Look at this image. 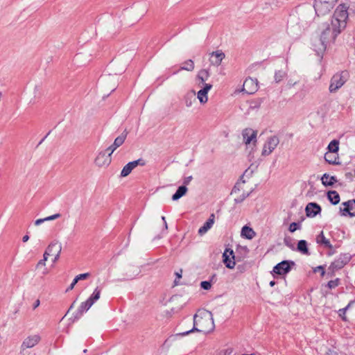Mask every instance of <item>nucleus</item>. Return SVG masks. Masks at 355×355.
I'll return each mask as SVG.
<instances>
[{
    "instance_id": "1",
    "label": "nucleus",
    "mask_w": 355,
    "mask_h": 355,
    "mask_svg": "<svg viewBox=\"0 0 355 355\" xmlns=\"http://www.w3.org/2000/svg\"><path fill=\"white\" fill-rule=\"evenodd\" d=\"M215 325L212 313L210 311H204L200 315L195 314L193 316V327L191 329L180 333L178 335L184 336L191 332H202L208 334L214 329Z\"/></svg>"
},
{
    "instance_id": "2",
    "label": "nucleus",
    "mask_w": 355,
    "mask_h": 355,
    "mask_svg": "<svg viewBox=\"0 0 355 355\" xmlns=\"http://www.w3.org/2000/svg\"><path fill=\"white\" fill-rule=\"evenodd\" d=\"M348 7L344 4H340L334 11L331 25L333 27L334 37H336L345 28L346 21L348 19Z\"/></svg>"
},
{
    "instance_id": "3",
    "label": "nucleus",
    "mask_w": 355,
    "mask_h": 355,
    "mask_svg": "<svg viewBox=\"0 0 355 355\" xmlns=\"http://www.w3.org/2000/svg\"><path fill=\"white\" fill-rule=\"evenodd\" d=\"M350 77L347 70H343L336 73L330 80L329 91L330 93H336L340 89Z\"/></svg>"
},
{
    "instance_id": "4",
    "label": "nucleus",
    "mask_w": 355,
    "mask_h": 355,
    "mask_svg": "<svg viewBox=\"0 0 355 355\" xmlns=\"http://www.w3.org/2000/svg\"><path fill=\"white\" fill-rule=\"evenodd\" d=\"M352 255L349 253H341L329 266L328 275L333 277L336 270L342 269L351 260Z\"/></svg>"
},
{
    "instance_id": "5",
    "label": "nucleus",
    "mask_w": 355,
    "mask_h": 355,
    "mask_svg": "<svg viewBox=\"0 0 355 355\" xmlns=\"http://www.w3.org/2000/svg\"><path fill=\"white\" fill-rule=\"evenodd\" d=\"M313 7L316 15L318 16H322L328 14L334 6H332V1L315 0Z\"/></svg>"
},
{
    "instance_id": "6",
    "label": "nucleus",
    "mask_w": 355,
    "mask_h": 355,
    "mask_svg": "<svg viewBox=\"0 0 355 355\" xmlns=\"http://www.w3.org/2000/svg\"><path fill=\"white\" fill-rule=\"evenodd\" d=\"M295 264V262L291 260L282 261L274 266L272 272L279 275H286L291 270Z\"/></svg>"
},
{
    "instance_id": "7",
    "label": "nucleus",
    "mask_w": 355,
    "mask_h": 355,
    "mask_svg": "<svg viewBox=\"0 0 355 355\" xmlns=\"http://www.w3.org/2000/svg\"><path fill=\"white\" fill-rule=\"evenodd\" d=\"M279 143V139L277 136H271L268 138L267 141L263 145L261 152L262 156L269 155L277 146Z\"/></svg>"
},
{
    "instance_id": "8",
    "label": "nucleus",
    "mask_w": 355,
    "mask_h": 355,
    "mask_svg": "<svg viewBox=\"0 0 355 355\" xmlns=\"http://www.w3.org/2000/svg\"><path fill=\"white\" fill-rule=\"evenodd\" d=\"M223 261L229 269H233L236 265V257L233 250L226 248L223 254Z\"/></svg>"
},
{
    "instance_id": "9",
    "label": "nucleus",
    "mask_w": 355,
    "mask_h": 355,
    "mask_svg": "<svg viewBox=\"0 0 355 355\" xmlns=\"http://www.w3.org/2000/svg\"><path fill=\"white\" fill-rule=\"evenodd\" d=\"M93 304L87 300L83 302L79 306L78 310L73 314V316L70 318L72 322L78 320L83 315L84 313L87 312Z\"/></svg>"
},
{
    "instance_id": "10",
    "label": "nucleus",
    "mask_w": 355,
    "mask_h": 355,
    "mask_svg": "<svg viewBox=\"0 0 355 355\" xmlns=\"http://www.w3.org/2000/svg\"><path fill=\"white\" fill-rule=\"evenodd\" d=\"M345 207L340 208V211L343 216H349L350 217L355 216V200H349L342 203Z\"/></svg>"
},
{
    "instance_id": "11",
    "label": "nucleus",
    "mask_w": 355,
    "mask_h": 355,
    "mask_svg": "<svg viewBox=\"0 0 355 355\" xmlns=\"http://www.w3.org/2000/svg\"><path fill=\"white\" fill-rule=\"evenodd\" d=\"M257 132L251 128H245L242 131V137L245 144H250L251 142L254 145L257 143Z\"/></svg>"
},
{
    "instance_id": "12",
    "label": "nucleus",
    "mask_w": 355,
    "mask_h": 355,
    "mask_svg": "<svg viewBox=\"0 0 355 355\" xmlns=\"http://www.w3.org/2000/svg\"><path fill=\"white\" fill-rule=\"evenodd\" d=\"M41 337L38 334L31 335L26 338L21 345V349L25 350L28 348H32L39 343Z\"/></svg>"
},
{
    "instance_id": "13",
    "label": "nucleus",
    "mask_w": 355,
    "mask_h": 355,
    "mask_svg": "<svg viewBox=\"0 0 355 355\" xmlns=\"http://www.w3.org/2000/svg\"><path fill=\"white\" fill-rule=\"evenodd\" d=\"M322 211L320 205L316 202H309L305 207L306 215L309 218H314Z\"/></svg>"
},
{
    "instance_id": "14",
    "label": "nucleus",
    "mask_w": 355,
    "mask_h": 355,
    "mask_svg": "<svg viewBox=\"0 0 355 355\" xmlns=\"http://www.w3.org/2000/svg\"><path fill=\"white\" fill-rule=\"evenodd\" d=\"M243 90L247 94H254L258 89V83L257 80L251 78H246L243 83Z\"/></svg>"
},
{
    "instance_id": "15",
    "label": "nucleus",
    "mask_w": 355,
    "mask_h": 355,
    "mask_svg": "<svg viewBox=\"0 0 355 355\" xmlns=\"http://www.w3.org/2000/svg\"><path fill=\"white\" fill-rule=\"evenodd\" d=\"M94 162L98 166H108L111 162V155H109L105 150L101 151L96 156Z\"/></svg>"
},
{
    "instance_id": "16",
    "label": "nucleus",
    "mask_w": 355,
    "mask_h": 355,
    "mask_svg": "<svg viewBox=\"0 0 355 355\" xmlns=\"http://www.w3.org/2000/svg\"><path fill=\"white\" fill-rule=\"evenodd\" d=\"M225 56V53L220 50L214 51L211 53L210 62L213 65L219 66Z\"/></svg>"
},
{
    "instance_id": "17",
    "label": "nucleus",
    "mask_w": 355,
    "mask_h": 355,
    "mask_svg": "<svg viewBox=\"0 0 355 355\" xmlns=\"http://www.w3.org/2000/svg\"><path fill=\"white\" fill-rule=\"evenodd\" d=\"M212 85L211 84H204L202 89L198 92V98L201 103H205L207 101V93L211 89Z\"/></svg>"
},
{
    "instance_id": "18",
    "label": "nucleus",
    "mask_w": 355,
    "mask_h": 355,
    "mask_svg": "<svg viewBox=\"0 0 355 355\" xmlns=\"http://www.w3.org/2000/svg\"><path fill=\"white\" fill-rule=\"evenodd\" d=\"M315 241L318 244L322 245L326 248L329 250L333 248V245H331L329 240L326 239L324 236L323 231H321L320 233L316 236Z\"/></svg>"
},
{
    "instance_id": "19",
    "label": "nucleus",
    "mask_w": 355,
    "mask_h": 355,
    "mask_svg": "<svg viewBox=\"0 0 355 355\" xmlns=\"http://www.w3.org/2000/svg\"><path fill=\"white\" fill-rule=\"evenodd\" d=\"M214 217L215 216L214 214H211L209 218L203 224V225L199 228L198 234L200 235H203L212 227L214 223Z\"/></svg>"
},
{
    "instance_id": "20",
    "label": "nucleus",
    "mask_w": 355,
    "mask_h": 355,
    "mask_svg": "<svg viewBox=\"0 0 355 355\" xmlns=\"http://www.w3.org/2000/svg\"><path fill=\"white\" fill-rule=\"evenodd\" d=\"M322 184L325 187H331L338 182L336 176H330L328 173H324L321 177Z\"/></svg>"
},
{
    "instance_id": "21",
    "label": "nucleus",
    "mask_w": 355,
    "mask_h": 355,
    "mask_svg": "<svg viewBox=\"0 0 355 355\" xmlns=\"http://www.w3.org/2000/svg\"><path fill=\"white\" fill-rule=\"evenodd\" d=\"M331 33L333 35L332 37H333V39L334 40V39H335V37H334V33H333V31H331V29L329 27H327V28L325 30H324V31H322V33H321L320 40V42H321V43H322V46H323L324 49H325V48H326L327 44H326L325 43H326V42H327V41H328V40H329V35Z\"/></svg>"
},
{
    "instance_id": "22",
    "label": "nucleus",
    "mask_w": 355,
    "mask_h": 355,
    "mask_svg": "<svg viewBox=\"0 0 355 355\" xmlns=\"http://www.w3.org/2000/svg\"><path fill=\"white\" fill-rule=\"evenodd\" d=\"M327 196L329 202L334 205L338 204L340 202V195L336 191H329Z\"/></svg>"
},
{
    "instance_id": "23",
    "label": "nucleus",
    "mask_w": 355,
    "mask_h": 355,
    "mask_svg": "<svg viewBox=\"0 0 355 355\" xmlns=\"http://www.w3.org/2000/svg\"><path fill=\"white\" fill-rule=\"evenodd\" d=\"M61 249L62 248L60 244L52 242L48 245L46 250L49 253L51 256H53L55 255L56 252L60 253Z\"/></svg>"
},
{
    "instance_id": "24",
    "label": "nucleus",
    "mask_w": 355,
    "mask_h": 355,
    "mask_svg": "<svg viewBox=\"0 0 355 355\" xmlns=\"http://www.w3.org/2000/svg\"><path fill=\"white\" fill-rule=\"evenodd\" d=\"M187 187L185 185L180 186L175 193L172 196V200L175 201L179 200L187 193Z\"/></svg>"
},
{
    "instance_id": "25",
    "label": "nucleus",
    "mask_w": 355,
    "mask_h": 355,
    "mask_svg": "<svg viewBox=\"0 0 355 355\" xmlns=\"http://www.w3.org/2000/svg\"><path fill=\"white\" fill-rule=\"evenodd\" d=\"M297 250L303 254L309 255L307 242L305 240H300L297 243Z\"/></svg>"
},
{
    "instance_id": "26",
    "label": "nucleus",
    "mask_w": 355,
    "mask_h": 355,
    "mask_svg": "<svg viewBox=\"0 0 355 355\" xmlns=\"http://www.w3.org/2000/svg\"><path fill=\"white\" fill-rule=\"evenodd\" d=\"M329 153H336L339 150V141L336 139L332 140L327 146Z\"/></svg>"
},
{
    "instance_id": "27",
    "label": "nucleus",
    "mask_w": 355,
    "mask_h": 355,
    "mask_svg": "<svg viewBox=\"0 0 355 355\" xmlns=\"http://www.w3.org/2000/svg\"><path fill=\"white\" fill-rule=\"evenodd\" d=\"M135 168V167L133 166V164L132 163V162H128L122 168L121 172V177L128 176Z\"/></svg>"
},
{
    "instance_id": "28",
    "label": "nucleus",
    "mask_w": 355,
    "mask_h": 355,
    "mask_svg": "<svg viewBox=\"0 0 355 355\" xmlns=\"http://www.w3.org/2000/svg\"><path fill=\"white\" fill-rule=\"evenodd\" d=\"M101 293V290L98 287H96L87 300L91 304H94L100 298Z\"/></svg>"
},
{
    "instance_id": "29",
    "label": "nucleus",
    "mask_w": 355,
    "mask_h": 355,
    "mask_svg": "<svg viewBox=\"0 0 355 355\" xmlns=\"http://www.w3.org/2000/svg\"><path fill=\"white\" fill-rule=\"evenodd\" d=\"M338 158L334 153H326L324 155L325 161L330 164H338V162L336 161Z\"/></svg>"
},
{
    "instance_id": "30",
    "label": "nucleus",
    "mask_w": 355,
    "mask_h": 355,
    "mask_svg": "<svg viewBox=\"0 0 355 355\" xmlns=\"http://www.w3.org/2000/svg\"><path fill=\"white\" fill-rule=\"evenodd\" d=\"M241 234L245 238H247L248 239H251L254 236L255 233L251 227H248V226H244L242 228Z\"/></svg>"
},
{
    "instance_id": "31",
    "label": "nucleus",
    "mask_w": 355,
    "mask_h": 355,
    "mask_svg": "<svg viewBox=\"0 0 355 355\" xmlns=\"http://www.w3.org/2000/svg\"><path fill=\"white\" fill-rule=\"evenodd\" d=\"M198 78L201 80V83L204 85L205 82L209 77V73L208 69H201L198 73Z\"/></svg>"
},
{
    "instance_id": "32",
    "label": "nucleus",
    "mask_w": 355,
    "mask_h": 355,
    "mask_svg": "<svg viewBox=\"0 0 355 355\" xmlns=\"http://www.w3.org/2000/svg\"><path fill=\"white\" fill-rule=\"evenodd\" d=\"M287 73L283 70L276 71L274 76V79L276 83H280L286 76Z\"/></svg>"
},
{
    "instance_id": "33",
    "label": "nucleus",
    "mask_w": 355,
    "mask_h": 355,
    "mask_svg": "<svg viewBox=\"0 0 355 355\" xmlns=\"http://www.w3.org/2000/svg\"><path fill=\"white\" fill-rule=\"evenodd\" d=\"M125 138L126 134L122 133L121 135L118 136L114 139V141L112 144L114 145V147L119 148V146H121L124 143Z\"/></svg>"
},
{
    "instance_id": "34",
    "label": "nucleus",
    "mask_w": 355,
    "mask_h": 355,
    "mask_svg": "<svg viewBox=\"0 0 355 355\" xmlns=\"http://www.w3.org/2000/svg\"><path fill=\"white\" fill-rule=\"evenodd\" d=\"M253 189L250 191L248 193H243L241 196H238L234 199L235 204H241L247 198H248L251 193L253 192Z\"/></svg>"
},
{
    "instance_id": "35",
    "label": "nucleus",
    "mask_w": 355,
    "mask_h": 355,
    "mask_svg": "<svg viewBox=\"0 0 355 355\" xmlns=\"http://www.w3.org/2000/svg\"><path fill=\"white\" fill-rule=\"evenodd\" d=\"M194 69V63L192 60H188L184 63V66L181 67L182 70L193 71Z\"/></svg>"
},
{
    "instance_id": "36",
    "label": "nucleus",
    "mask_w": 355,
    "mask_h": 355,
    "mask_svg": "<svg viewBox=\"0 0 355 355\" xmlns=\"http://www.w3.org/2000/svg\"><path fill=\"white\" fill-rule=\"evenodd\" d=\"M340 283V279L339 278H336L334 280H330L328 282L327 286L329 289L335 288L338 286Z\"/></svg>"
},
{
    "instance_id": "37",
    "label": "nucleus",
    "mask_w": 355,
    "mask_h": 355,
    "mask_svg": "<svg viewBox=\"0 0 355 355\" xmlns=\"http://www.w3.org/2000/svg\"><path fill=\"white\" fill-rule=\"evenodd\" d=\"M284 243L291 250H295V246L293 243V239L291 236H285L284 239Z\"/></svg>"
},
{
    "instance_id": "38",
    "label": "nucleus",
    "mask_w": 355,
    "mask_h": 355,
    "mask_svg": "<svg viewBox=\"0 0 355 355\" xmlns=\"http://www.w3.org/2000/svg\"><path fill=\"white\" fill-rule=\"evenodd\" d=\"M301 228V225L300 223L293 222L290 224L288 230L291 232H294L297 230H300Z\"/></svg>"
},
{
    "instance_id": "39",
    "label": "nucleus",
    "mask_w": 355,
    "mask_h": 355,
    "mask_svg": "<svg viewBox=\"0 0 355 355\" xmlns=\"http://www.w3.org/2000/svg\"><path fill=\"white\" fill-rule=\"evenodd\" d=\"M243 189L241 181H237L232 189L231 194L237 193Z\"/></svg>"
},
{
    "instance_id": "40",
    "label": "nucleus",
    "mask_w": 355,
    "mask_h": 355,
    "mask_svg": "<svg viewBox=\"0 0 355 355\" xmlns=\"http://www.w3.org/2000/svg\"><path fill=\"white\" fill-rule=\"evenodd\" d=\"M132 163L133 164V166L135 167H137V166H144L146 165V161L142 158H139L137 160L132 161Z\"/></svg>"
},
{
    "instance_id": "41",
    "label": "nucleus",
    "mask_w": 355,
    "mask_h": 355,
    "mask_svg": "<svg viewBox=\"0 0 355 355\" xmlns=\"http://www.w3.org/2000/svg\"><path fill=\"white\" fill-rule=\"evenodd\" d=\"M200 287L204 290H209L211 287V282L209 281H202L200 283Z\"/></svg>"
},
{
    "instance_id": "42",
    "label": "nucleus",
    "mask_w": 355,
    "mask_h": 355,
    "mask_svg": "<svg viewBox=\"0 0 355 355\" xmlns=\"http://www.w3.org/2000/svg\"><path fill=\"white\" fill-rule=\"evenodd\" d=\"M89 276V273L88 272H86V273H83V274H80L77 276H76L75 277V282H78L79 280H83V279H87L88 277Z\"/></svg>"
},
{
    "instance_id": "43",
    "label": "nucleus",
    "mask_w": 355,
    "mask_h": 355,
    "mask_svg": "<svg viewBox=\"0 0 355 355\" xmlns=\"http://www.w3.org/2000/svg\"><path fill=\"white\" fill-rule=\"evenodd\" d=\"M346 309H340L338 310V315L342 318V320L343 321H347V317L345 315V313H346Z\"/></svg>"
},
{
    "instance_id": "44",
    "label": "nucleus",
    "mask_w": 355,
    "mask_h": 355,
    "mask_svg": "<svg viewBox=\"0 0 355 355\" xmlns=\"http://www.w3.org/2000/svg\"><path fill=\"white\" fill-rule=\"evenodd\" d=\"M313 271L315 272L320 271L321 272V276H324L325 274L324 267L323 266H318L314 268Z\"/></svg>"
},
{
    "instance_id": "45",
    "label": "nucleus",
    "mask_w": 355,
    "mask_h": 355,
    "mask_svg": "<svg viewBox=\"0 0 355 355\" xmlns=\"http://www.w3.org/2000/svg\"><path fill=\"white\" fill-rule=\"evenodd\" d=\"M117 148H115L114 147V145L112 144L111 146H110L108 148H107L105 151L109 154V155H111L114 151Z\"/></svg>"
},
{
    "instance_id": "46",
    "label": "nucleus",
    "mask_w": 355,
    "mask_h": 355,
    "mask_svg": "<svg viewBox=\"0 0 355 355\" xmlns=\"http://www.w3.org/2000/svg\"><path fill=\"white\" fill-rule=\"evenodd\" d=\"M19 306H17L14 311L11 313V318L12 320H15L17 318V315L19 313Z\"/></svg>"
},
{
    "instance_id": "47",
    "label": "nucleus",
    "mask_w": 355,
    "mask_h": 355,
    "mask_svg": "<svg viewBox=\"0 0 355 355\" xmlns=\"http://www.w3.org/2000/svg\"><path fill=\"white\" fill-rule=\"evenodd\" d=\"M192 179H193V177L191 175L186 177L183 181L184 185L186 186V185L189 184L190 183V182L192 180Z\"/></svg>"
},
{
    "instance_id": "48",
    "label": "nucleus",
    "mask_w": 355,
    "mask_h": 355,
    "mask_svg": "<svg viewBox=\"0 0 355 355\" xmlns=\"http://www.w3.org/2000/svg\"><path fill=\"white\" fill-rule=\"evenodd\" d=\"M60 216H61V215L60 214H55L53 215L48 216V220H55V219L60 218Z\"/></svg>"
},
{
    "instance_id": "49",
    "label": "nucleus",
    "mask_w": 355,
    "mask_h": 355,
    "mask_svg": "<svg viewBox=\"0 0 355 355\" xmlns=\"http://www.w3.org/2000/svg\"><path fill=\"white\" fill-rule=\"evenodd\" d=\"M46 264V261L44 260V259H41L38 261V263H37V266H36V268H39L41 266H44Z\"/></svg>"
},
{
    "instance_id": "50",
    "label": "nucleus",
    "mask_w": 355,
    "mask_h": 355,
    "mask_svg": "<svg viewBox=\"0 0 355 355\" xmlns=\"http://www.w3.org/2000/svg\"><path fill=\"white\" fill-rule=\"evenodd\" d=\"M75 282L76 281H75V278H74L73 280L72 281L71 284H70V286L67 288V289L66 291L67 292L72 290L74 288L75 285L77 284V282Z\"/></svg>"
},
{
    "instance_id": "51",
    "label": "nucleus",
    "mask_w": 355,
    "mask_h": 355,
    "mask_svg": "<svg viewBox=\"0 0 355 355\" xmlns=\"http://www.w3.org/2000/svg\"><path fill=\"white\" fill-rule=\"evenodd\" d=\"M354 303H355V299L351 300L344 309H346V311H347L349 309H350V307L352 306Z\"/></svg>"
},
{
    "instance_id": "52",
    "label": "nucleus",
    "mask_w": 355,
    "mask_h": 355,
    "mask_svg": "<svg viewBox=\"0 0 355 355\" xmlns=\"http://www.w3.org/2000/svg\"><path fill=\"white\" fill-rule=\"evenodd\" d=\"M326 355H338V354L335 351L329 349L326 352Z\"/></svg>"
},
{
    "instance_id": "53",
    "label": "nucleus",
    "mask_w": 355,
    "mask_h": 355,
    "mask_svg": "<svg viewBox=\"0 0 355 355\" xmlns=\"http://www.w3.org/2000/svg\"><path fill=\"white\" fill-rule=\"evenodd\" d=\"M354 175L351 172L346 173L345 177L347 179H349L350 180H352Z\"/></svg>"
},
{
    "instance_id": "54",
    "label": "nucleus",
    "mask_w": 355,
    "mask_h": 355,
    "mask_svg": "<svg viewBox=\"0 0 355 355\" xmlns=\"http://www.w3.org/2000/svg\"><path fill=\"white\" fill-rule=\"evenodd\" d=\"M49 256H51V255L49 254V253L46 250H45V252H44V254H43V259H44V260H45V261H46V260L48 259V257H49Z\"/></svg>"
},
{
    "instance_id": "55",
    "label": "nucleus",
    "mask_w": 355,
    "mask_h": 355,
    "mask_svg": "<svg viewBox=\"0 0 355 355\" xmlns=\"http://www.w3.org/2000/svg\"><path fill=\"white\" fill-rule=\"evenodd\" d=\"M42 223H44V220H42V218H39L37 220H36L35 221V225H40V224H42Z\"/></svg>"
},
{
    "instance_id": "56",
    "label": "nucleus",
    "mask_w": 355,
    "mask_h": 355,
    "mask_svg": "<svg viewBox=\"0 0 355 355\" xmlns=\"http://www.w3.org/2000/svg\"><path fill=\"white\" fill-rule=\"evenodd\" d=\"M40 300H37L34 302V304H33V309H35L37 307H38V306H39V305H40Z\"/></svg>"
},
{
    "instance_id": "57",
    "label": "nucleus",
    "mask_w": 355,
    "mask_h": 355,
    "mask_svg": "<svg viewBox=\"0 0 355 355\" xmlns=\"http://www.w3.org/2000/svg\"><path fill=\"white\" fill-rule=\"evenodd\" d=\"M162 220H163V223L164 225L165 229L167 230L168 229V225H167V223H166V220L165 216H162Z\"/></svg>"
},
{
    "instance_id": "58",
    "label": "nucleus",
    "mask_w": 355,
    "mask_h": 355,
    "mask_svg": "<svg viewBox=\"0 0 355 355\" xmlns=\"http://www.w3.org/2000/svg\"><path fill=\"white\" fill-rule=\"evenodd\" d=\"M238 181H241V185H243V184L245 183V180L243 179V175H242L241 176V178H239V180Z\"/></svg>"
},
{
    "instance_id": "59",
    "label": "nucleus",
    "mask_w": 355,
    "mask_h": 355,
    "mask_svg": "<svg viewBox=\"0 0 355 355\" xmlns=\"http://www.w3.org/2000/svg\"><path fill=\"white\" fill-rule=\"evenodd\" d=\"M185 104H186L187 107H190V106H191V101L190 100L186 99Z\"/></svg>"
},
{
    "instance_id": "60",
    "label": "nucleus",
    "mask_w": 355,
    "mask_h": 355,
    "mask_svg": "<svg viewBox=\"0 0 355 355\" xmlns=\"http://www.w3.org/2000/svg\"><path fill=\"white\" fill-rule=\"evenodd\" d=\"M175 275L178 279L181 278L182 277V270H180V272H176Z\"/></svg>"
},
{
    "instance_id": "61",
    "label": "nucleus",
    "mask_w": 355,
    "mask_h": 355,
    "mask_svg": "<svg viewBox=\"0 0 355 355\" xmlns=\"http://www.w3.org/2000/svg\"><path fill=\"white\" fill-rule=\"evenodd\" d=\"M75 303H76V300L71 304V306H69L67 313H68L74 307Z\"/></svg>"
},
{
    "instance_id": "62",
    "label": "nucleus",
    "mask_w": 355,
    "mask_h": 355,
    "mask_svg": "<svg viewBox=\"0 0 355 355\" xmlns=\"http://www.w3.org/2000/svg\"><path fill=\"white\" fill-rule=\"evenodd\" d=\"M28 239H29V236L26 234V235L23 236L22 241L23 242H26Z\"/></svg>"
},
{
    "instance_id": "63",
    "label": "nucleus",
    "mask_w": 355,
    "mask_h": 355,
    "mask_svg": "<svg viewBox=\"0 0 355 355\" xmlns=\"http://www.w3.org/2000/svg\"><path fill=\"white\" fill-rule=\"evenodd\" d=\"M60 253H58V252H56V254H55V258H54V259H53V262H55V261L58 259V258H59V257H60Z\"/></svg>"
},
{
    "instance_id": "64",
    "label": "nucleus",
    "mask_w": 355,
    "mask_h": 355,
    "mask_svg": "<svg viewBox=\"0 0 355 355\" xmlns=\"http://www.w3.org/2000/svg\"><path fill=\"white\" fill-rule=\"evenodd\" d=\"M275 284H276V283H275V281H271V282L269 283L270 286H272H272H274L275 285Z\"/></svg>"
}]
</instances>
